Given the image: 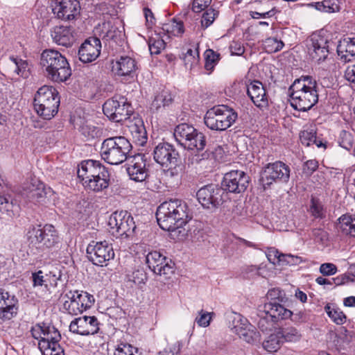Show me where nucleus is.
Returning <instances> with one entry per match:
<instances>
[{"label":"nucleus","mask_w":355,"mask_h":355,"mask_svg":"<svg viewBox=\"0 0 355 355\" xmlns=\"http://www.w3.org/2000/svg\"><path fill=\"white\" fill-rule=\"evenodd\" d=\"M338 220V228L344 234L355 237V218L349 214H343Z\"/></svg>","instance_id":"38"},{"label":"nucleus","mask_w":355,"mask_h":355,"mask_svg":"<svg viewBox=\"0 0 355 355\" xmlns=\"http://www.w3.org/2000/svg\"><path fill=\"white\" fill-rule=\"evenodd\" d=\"M134 114L132 105L126 99L125 103H119V106L116 113L113 117V121L115 122L128 121L130 120L131 116Z\"/></svg>","instance_id":"42"},{"label":"nucleus","mask_w":355,"mask_h":355,"mask_svg":"<svg viewBox=\"0 0 355 355\" xmlns=\"http://www.w3.org/2000/svg\"><path fill=\"white\" fill-rule=\"evenodd\" d=\"M154 160L162 167L166 168L165 174L168 177L178 178L184 171V165L175 147L166 141L155 146L153 152Z\"/></svg>","instance_id":"3"},{"label":"nucleus","mask_w":355,"mask_h":355,"mask_svg":"<svg viewBox=\"0 0 355 355\" xmlns=\"http://www.w3.org/2000/svg\"><path fill=\"white\" fill-rule=\"evenodd\" d=\"M99 37L105 46L107 42L117 44L119 39L121 37V31L110 22H104L102 24Z\"/></svg>","instance_id":"33"},{"label":"nucleus","mask_w":355,"mask_h":355,"mask_svg":"<svg viewBox=\"0 0 355 355\" xmlns=\"http://www.w3.org/2000/svg\"><path fill=\"white\" fill-rule=\"evenodd\" d=\"M107 168L99 161L88 159L83 161L78 169V176L82 180L83 184L87 183L90 179L99 175L101 172H104Z\"/></svg>","instance_id":"25"},{"label":"nucleus","mask_w":355,"mask_h":355,"mask_svg":"<svg viewBox=\"0 0 355 355\" xmlns=\"http://www.w3.org/2000/svg\"><path fill=\"white\" fill-rule=\"evenodd\" d=\"M126 98L123 96H114L107 99L103 105V112L110 120L113 121L115 113L118 110L119 103H125Z\"/></svg>","instance_id":"37"},{"label":"nucleus","mask_w":355,"mask_h":355,"mask_svg":"<svg viewBox=\"0 0 355 355\" xmlns=\"http://www.w3.org/2000/svg\"><path fill=\"white\" fill-rule=\"evenodd\" d=\"M19 205L10 195L0 194V211L12 217L18 214Z\"/></svg>","instance_id":"36"},{"label":"nucleus","mask_w":355,"mask_h":355,"mask_svg":"<svg viewBox=\"0 0 355 355\" xmlns=\"http://www.w3.org/2000/svg\"><path fill=\"white\" fill-rule=\"evenodd\" d=\"M51 35L55 43L66 47L71 46L74 41L72 28L70 26H55L51 30Z\"/></svg>","instance_id":"28"},{"label":"nucleus","mask_w":355,"mask_h":355,"mask_svg":"<svg viewBox=\"0 0 355 355\" xmlns=\"http://www.w3.org/2000/svg\"><path fill=\"white\" fill-rule=\"evenodd\" d=\"M239 336L248 343H254L259 340L260 334L256 328L251 324L243 329Z\"/></svg>","instance_id":"53"},{"label":"nucleus","mask_w":355,"mask_h":355,"mask_svg":"<svg viewBox=\"0 0 355 355\" xmlns=\"http://www.w3.org/2000/svg\"><path fill=\"white\" fill-rule=\"evenodd\" d=\"M245 85L247 94L258 108L263 110L268 107V96L261 82L257 80H246Z\"/></svg>","instance_id":"19"},{"label":"nucleus","mask_w":355,"mask_h":355,"mask_svg":"<svg viewBox=\"0 0 355 355\" xmlns=\"http://www.w3.org/2000/svg\"><path fill=\"white\" fill-rule=\"evenodd\" d=\"M324 310L327 315L336 324L341 325L346 322L347 316L338 307L327 304L324 306Z\"/></svg>","instance_id":"45"},{"label":"nucleus","mask_w":355,"mask_h":355,"mask_svg":"<svg viewBox=\"0 0 355 355\" xmlns=\"http://www.w3.org/2000/svg\"><path fill=\"white\" fill-rule=\"evenodd\" d=\"M135 352H137V349L133 347L129 344H120L116 349L114 355H136Z\"/></svg>","instance_id":"64"},{"label":"nucleus","mask_w":355,"mask_h":355,"mask_svg":"<svg viewBox=\"0 0 355 355\" xmlns=\"http://www.w3.org/2000/svg\"><path fill=\"white\" fill-rule=\"evenodd\" d=\"M127 277L128 281L132 282L135 285L145 284L148 279L147 273L144 268L141 267L135 268Z\"/></svg>","instance_id":"49"},{"label":"nucleus","mask_w":355,"mask_h":355,"mask_svg":"<svg viewBox=\"0 0 355 355\" xmlns=\"http://www.w3.org/2000/svg\"><path fill=\"white\" fill-rule=\"evenodd\" d=\"M173 136L175 141L185 149L196 150L199 153L206 146L205 135L188 123L178 125L174 130Z\"/></svg>","instance_id":"7"},{"label":"nucleus","mask_w":355,"mask_h":355,"mask_svg":"<svg viewBox=\"0 0 355 355\" xmlns=\"http://www.w3.org/2000/svg\"><path fill=\"white\" fill-rule=\"evenodd\" d=\"M227 192L217 184H208L200 188L196 193L199 203L204 209L216 210L226 200Z\"/></svg>","instance_id":"11"},{"label":"nucleus","mask_w":355,"mask_h":355,"mask_svg":"<svg viewBox=\"0 0 355 355\" xmlns=\"http://www.w3.org/2000/svg\"><path fill=\"white\" fill-rule=\"evenodd\" d=\"M68 300L63 304V309L71 315H78L82 313L84 311L80 307V303L73 291H69L64 295Z\"/></svg>","instance_id":"41"},{"label":"nucleus","mask_w":355,"mask_h":355,"mask_svg":"<svg viewBox=\"0 0 355 355\" xmlns=\"http://www.w3.org/2000/svg\"><path fill=\"white\" fill-rule=\"evenodd\" d=\"M53 342L49 347L41 348L40 350L43 355H64V351L59 343Z\"/></svg>","instance_id":"61"},{"label":"nucleus","mask_w":355,"mask_h":355,"mask_svg":"<svg viewBox=\"0 0 355 355\" xmlns=\"http://www.w3.org/2000/svg\"><path fill=\"white\" fill-rule=\"evenodd\" d=\"M62 272L60 270L55 268L49 271L45 275L46 284H49V290L51 288H55L58 286V281L61 279Z\"/></svg>","instance_id":"59"},{"label":"nucleus","mask_w":355,"mask_h":355,"mask_svg":"<svg viewBox=\"0 0 355 355\" xmlns=\"http://www.w3.org/2000/svg\"><path fill=\"white\" fill-rule=\"evenodd\" d=\"M338 143L342 148L350 150L353 147L354 139L352 134L345 130L340 131Z\"/></svg>","instance_id":"56"},{"label":"nucleus","mask_w":355,"mask_h":355,"mask_svg":"<svg viewBox=\"0 0 355 355\" xmlns=\"http://www.w3.org/2000/svg\"><path fill=\"white\" fill-rule=\"evenodd\" d=\"M99 324L96 317L84 315L71 322L69 331L80 336L94 335L99 331Z\"/></svg>","instance_id":"18"},{"label":"nucleus","mask_w":355,"mask_h":355,"mask_svg":"<svg viewBox=\"0 0 355 355\" xmlns=\"http://www.w3.org/2000/svg\"><path fill=\"white\" fill-rule=\"evenodd\" d=\"M174 101V95L171 92L164 87L156 93L151 103L150 109L154 111H159L162 108L169 106Z\"/></svg>","instance_id":"32"},{"label":"nucleus","mask_w":355,"mask_h":355,"mask_svg":"<svg viewBox=\"0 0 355 355\" xmlns=\"http://www.w3.org/2000/svg\"><path fill=\"white\" fill-rule=\"evenodd\" d=\"M249 182L248 174L243 171L234 170L225 174L220 187L225 192L240 193L247 189Z\"/></svg>","instance_id":"14"},{"label":"nucleus","mask_w":355,"mask_h":355,"mask_svg":"<svg viewBox=\"0 0 355 355\" xmlns=\"http://www.w3.org/2000/svg\"><path fill=\"white\" fill-rule=\"evenodd\" d=\"M10 59L15 65V72L21 77L27 78L29 74L27 61L15 57Z\"/></svg>","instance_id":"55"},{"label":"nucleus","mask_w":355,"mask_h":355,"mask_svg":"<svg viewBox=\"0 0 355 355\" xmlns=\"http://www.w3.org/2000/svg\"><path fill=\"white\" fill-rule=\"evenodd\" d=\"M266 255L269 262L273 265L281 264L282 257H280L283 255V253H280L276 248H268Z\"/></svg>","instance_id":"63"},{"label":"nucleus","mask_w":355,"mask_h":355,"mask_svg":"<svg viewBox=\"0 0 355 355\" xmlns=\"http://www.w3.org/2000/svg\"><path fill=\"white\" fill-rule=\"evenodd\" d=\"M192 218L187 204L180 199L162 202L157 209L156 218L159 227L168 232L182 227Z\"/></svg>","instance_id":"1"},{"label":"nucleus","mask_w":355,"mask_h":355,"mask_svg":"<svg viewBox=\"0 0 355 355\" xmlns=\"http://www.w3.org/2000/svg\"><path fill=\"white\" fill-rule=\"evenodd\" d=\"M130 142L124 137H112L103 140L100 155L105 162L118 165L125 162L132 150Z\"/></svg>","instance_id":"4"},{"label":"nucleus","mask_w":355,"mask_h":355,"mask_svg":"<svg viewBox=\"0 0 355 355\" xmlns=\"http://www.w3.org/2000/svg\"><path fill=\"white\" fill-rule=\"evenodd\" d=\"M337 53L345 62L355 59V37H346L339 41Z\"/></svg>","instance_id":"29"},{"label":"nucleus","mask_w":355,"mask_h":355,"mask_svg":"<svg viewBox=\"0 0 355 355\" xmlns=\"http://www.w3.org/2000/svg\"><path fill=\"white\" fill-rule=\"evenodd\" d=\"M328 40L320 35H312L308 46V53L314 62L320 63L326 60L329 55Z\"/></svg>","instance_id":"23"},{"label":"nucleus","mask_w":355,"mask_h":355,"mask_svg":"<svg viewBox=\"0 0 355 355\" xmlns=\"http://www.w3.org/2000/svg\"><path fill=\"white\" fill-rule=\"evenodd\" d=\"M87 257L89 261L98 266L114 258L112 244L107 241H92L87 247Z\"/></svg>","instance_id":"13"},{"label":"nucleus","mask_w":355,"mask_h":355,"mask_svg":"<svg viewBox=\"0 0 355 355\" xmlns=\"http://www.w3.org/2000/svg\"><path fill=\"white\" fill-rule=\"evenodd\" d=\"M163 31L174 36L182 35L184 32V26L183 21L173 18L168 23H164L162 27Z\"/></svg>","instance_id":"44"},{"label":"nucleus","mask_w":355,"mask_h":355,"mask_svg":"<svg viewBox=\"0 0 355 355\" xmlns=\"http://www.w3.org/2000/svg\"><path fill=\"white\" fill-rule=\"evenodd\" d=\"M26 236L30 245L37 248L41 246L51 248L60 242L58 233L51 224L31 225L28 229Z\"/></svg>","instance_id":"8"},{"label":"nucleus","mask_w":355,"mask_h":355,"mask_svg":"<svg viewBox=\"0 0 355 355\" xmlns=\"http://www.w3.org/2000/svg\"><path fill=\"white\" fill-rule=\"evenodd\" d=\"M292 315V311L284 306H277L273 309L271 304H263V311L257 315V324L263 332L271 330L275 324L279 320L288 319Z\"/></svg>","instance_id":"12"},{"label":"nucleus","mask_w":355,"mask_h":355,"mask_svg":"<svg viewBox=\"0 0 355 355\" xmlns=\"http://www.w3.org/2000/svg\"><path fill=\"white\" fill-rule=\"evenodd\" d=\"M143 156L137 155L134 156L128 164L126 168L130 178L135 182H143L148 176V170Z\"/></svg>","instance_id":"26"},{"label":"nucleus","mask_w":355,"mask_h":355,"mask_svg":"<svg viewBox=\"0 0 355 355\" xmlns=\"http://www.w3.org/2000/svg\"><path fill=\"white\" fill-rule=\"evenodd\" d=\"M353 331L347 330L345 327H341L334 336L333 343L335 348L340 352L345 351L349 348L352 340Z\"/></svg>","instance_id":"30"},{"label":"nucleus","mask_w":355,"mask_h":355,"mask_svg":"<svg viewBox=\"0 0 355 355\" xmlns=\"http://www.w3.org/2000/svg\"><path fill=\"white\" fill-rule=\"evenodd\" d=\"M263 45L267 52L276 53L283 49L284 43L276 37H268L264 41Z\"/></svg>","instance_id":"54"},{"label":"nucleus","mask_w":355,"mask_h":355,"mask_svg":"<svg viewBox=\"0 0 355 355\" xmlns=\"http://www.w3.org/2000/svg\"><path fill=\"white\" fill-rule=\"evenodd\" d=\"M237 118L238 114L234 109L227 105H218L206 112L204 122L210 130L223 131L230 128Z\"/></svg>","instance_id":"6"},{"label":"nucleus","mask_w":355,"mask_h":355,"mask_svg":"<svg viewBox=\"0 0 355 355\" xmlns=\"http://www.w3.org/2000/svg\"><path fill=\"white\" fill-rule=\"evenodd\" d=\"M50 192V188H46L43 182L35 179L32 180L24 189V195L33 204L44 202L47 194Z\"/></svg>","instance_id":"24"},{"label":"nucleus","mask_w":355,"mask_h":355,"mask_svg":"<svg viewBox=\"0 0 355 355\" xmlns=\"http://www.w3.org/2000/svg\"><path fill=\"white\" fill-rule=\"evenodd\" d=\"M218 15V11L210 8L202 15L201 25L204 29L210 26Z\"/></svg>","instance_id":"58"},{"label":"nucleus","mask_w":355,"mask_h":355,"mask_svg":"<svg viewBox=\"0 0 355 355\" xmlns=\"http://www.w3.org/2000/svg\"><path fill=\"white\" fill-rule=\"evenodd\" d=\"M277 331L281 336L283 343L285 342L295 343L299 341L302 338V334L300 331L293 326H285L277 329Z\"/></svg>","instance_id":"40"},{"label":"nucleus","mask_w":355,"mask_h":355,"mask_svg":"<svg viewBox=\"0 0 355 355\" xmlns=\"http://www.w3.org/2000/svg\"><path fill=\"white\" fill-rule=\"evenodd\" d=\"M102 44L100 38L89 37L80 45L78 55L83 63H89L96 60L101 53Z\"/></svg>","instance_id":"22"},{"label":"nucleus","mask_w":355,"mask_h":355,"mask_svg":"<svg viewBox=\"0 0 355 355\" xmlns=\"http://www.w3.org/2000/svg\"><path fill=\"white\" fill-rule=\"evenodd\" d=\"M75 295L78 299V302L80 303V307L83 311L90 308L94 303V297L92 295L89 294L85 291H74Z\"/></svg>","instance_id":"51"},{"label":"nucleus","mask_w":355,"mask_h":355,"mask_svg":"<svg viewBox=\"0 0 355 355\" xmlns=\"http://www.w3.org/2000/svg\"><path fill=\"white\" fill-rule=\"evenodd\" d=\"M40 63L46 76L53 82H65L71 75V69L67 58L58 51L44 50L40 55Z\"/></svg>","instance_id":"2"},{"label":"nucleus","mask_w":355,"mask_h":355,"mask_svg":"<svg viewBox=\"0 0 355 355\" xmlns=\"http://www.w3.org/2000/svg\"><path fill=\"white\" fill-rule=\"evenodd\" d=\"M266 299L268 302H265L264 304H271L275 309L277 306H284L282 303L286 301V297L284 291L279 288H273L268 291Z\"/></svg>","instance_id":"39"},{"label":"nucleus","mask_w":355,"mask_h":355,"mask_svg":"<svg viewBox=\"0 0 355 355\" xmlns=\"http://www.w3.org/2000/svg\"><path fill=\"white\" fill-rule=\"evenodd\" d=\"M79 131L81 135H83L87 140H91L96 137H98L99 134V130L94 125L83 123L79 128Z\"/></svg>","instance_id":"57"},{"label":"nucleus","mask_w":355,"mask_h":355,"mask_svg":"<svg viewBox=\"0 0 355 355\" xmlns=\"http://www.w3.org/2000/svg\"><path fill=\"white\" fill-rule=\"evenodd\" d=\"M108 226L110 232L116 238L131 236L136 229L132 216L125 210L112 213L109 218Z\"/></svg>","instance_id":"10"},{"label":"nucleus","mask_w":355,"mask_h":355,"mask_svg":"<svg viewBox=\"0 0 355 355\" xmlns=\"http://www.w3.org/2000/svg\"><path fill=\"white\" fill-rule=\"evenodd\" d=\"M43 336L38 343L39 349L49 347L53 342H60L61 334L60 331L53 325L45 324Z\"/></svg>","instance_id":"35"},{"label":"nucleus","mask_w":355,"mask_h":355,"mask_svg":"<svg viewBox=\"0 0 355 355\" xmlns=\"http://www.w3.org/2000/svg\"><path fill=\"white\" fill-rule=\"evenodd\" d=\"M316 130L314 126H310L307 129L301 131L300 134V141L306 146H309L313 144V142H316Z\"/></svg>","instance_id":"52"},{"label":"nucleus","mask_w":355,"mask_h":355,"mask_svg":"<svg viewBox=\"0 0 355 355\" xmlns=\"http://www.w3.org/2000/svg\"><path fill=\"white\" fill-rule=\"evenodd\" d=\"M110 183V175L106 168L104 172H101L99 175L90 179L87 183H84L85 189L94 192H101L108 188Z\"/></svg>","instance_id":"31"},{"label":"nucleus","mask_w":355,"mask_h":355,"mask_svg":"<svg viewBox=\"0 0 355 355\" xmlns=\"http://www.w3.org/2000/svg\"><path fill=\"white\" fill-rule=\"evenodd\" d=\"M282 340L277 329L275 333L271 334L264 340L262 344L263 347L269 352H277L283 345Z\"/></svg>","instance_id":"43"},{"label":"nucleus","mask_w":355,"mask_h":355,"mask_svg":"<svg viewBox=\"0 0 355 355\" xmlns=\"http://www.w3.org/2000/svg\"><path fill=\"white\" fill-rule=\"evenodd\" d=\"M312 236L316 243L327 245L329 241V234L321 228H315L312 230Z\"/></svg>","instance_id":"62"},{"label":"nucleus","mask_w":355,"mask_h":355,"mask_svg":"<svg viewBox=\"0 0 355 355\" xmlns=\"http://www.w3.org/2000/svg\"><path fill=\"white\" fill-rule=\"evenodd\" d=\"M318 87L316 80L311 76H302L296 79L293 85L289 87L288 92L290 97L296 95L298 92L304 90L313 89Z\"/></svg>","instance_id":"34"},{"label":"nucleus","mask_w":355,"mask_h":355,"mask_svg":"<svg viewBox=\"0 0 355 355\" xmlns=\"http://www.w3.org/2000/svg\"><path fill=\"white\" fill-rule=\"evenodd\" d=\"M19 311V300L14 295L0 288V320L5 322L15 318Z\"/></svg>","instance_id":"17"},{"label":"nucleus","mask_w":355,"mask_h":355,"mask_svg":"<svg viewBox=\"0 0 355 355\" xmlns=\"http://www.w3.org/2000/svg\"><path fill=\"white\" fill-rule=\"evenodd\" d=\"M291 169L285 163L277 161L264 166L261 173L259 182L266 190L273 183H287L290 179Z\"/></svg>","instance_id":"9"},{"label":"nucleus","mask_w":355,"mask_h":355,"mask_svg":"<svg viewBox=\"0 0 355 355\" xmlns=\"http://www.w3.org/2000/svg\"><path fill=\"white\" fill-rule=\"evenodd\" d=\"M127 126L138 145L144 146L147 142V132L141 118L133 116L128 121Z\"/></svg>","instance_id":"27"},{"label":"nucleus","mask_w":355,"mask_h":355,"mask_svg":"<svg viewBox=\"0 0 355 355\" xmlns=\"http://www.w3.org/2000/svg\"><path fill=\"white\" fill-rule=\"evenodd\" d=\"M34 110L44 120H51L58 112L60 97L52 86L44 85L39 88L33 100Z\"/></svg>","instance_id":"5"},{"label":"nucleus","mask_w":355,"mask_h":355,"mask_svg":"<svg viewBox=\"0 0 355 355\" xmlns=\"http://www.w3.org/2000/svg\"><path fill=\"white\" fill-rule=\"evenodd\" d=\"M165 42L162 39L150 37L148 40V47L151 54L157 55L165 48Z\"/></svg>","instance_id":"60"},{"label":"nucleus","mask_w":355,"mask_h":355,"mask_svg":"<svg viewBox=\"0 0 355 355\" xmlns=\"http://www.w3.org/2000/svg\"><path fill=\"white\" fill-rule=\"evenodd\" d=\"M146 262L155 274L165 275L166 278L174 272L175 263L158 251L148 252L146 256Z\"/></svg>","instance_id":"15"},{"label":"nucleus","mask_w":355,"mask_h":355,"mask_svg":"<svg viewBox=\"0 0 355 355\" xmlns=\"http://www.w3.org/2000/svg\"><path fill=\"white\" fill-rule=\"evenodd\" d=\"M308 211L315 218L322 219L325 218L326 211L324 208V205L320 199L317 198L312 197L311 198L310 206Z\"/></svg>","instance_id":"47"},{"label":"nucleus","mask_w":355,"mask_h":355,"mask_svg":"<svg viewBox=\"0 0 355 355\" xmlns=\"http://www.w3.org/2000/svg\"><path fill=\"white\" fill-rule=\"evenodd\" d=\"M182 59L186 68L190 70L192 69L200 62L198 47H196L194 50L192 49H187V52L182 55Z\"/></svg>","instance_id":"46"},{"label":"nucleus","mask_w":355,"mask_h":355,"mask_svg":"<svg viewBox=\"0 0 355 355\" xmlns=\"http://www.w3.org/2000/svg\"><path fill=\"white\" fill-rule=\"evenodd\" d=\"M205 69L209 71V74L213 71L215 66L220 60V54L212 49H207L204 53Z\"/></svg>","instance_id":"48"},{"label":"nucleus","mask_w":355,"mask_h":355,"mask_svg":"<svg viewBox=\"0 0 355 355\" xmlns=\"http://www.w3.org/2000/svg\"><path fill=\"white\" fill-rule=\"evenodd\" d=\"M80 2L78 0L56 1L52 5V11L55 17L64 21L74 19L80 15Z\"/></svg>","instance_id":"20"},{"label":"nucleus","mask_w":355,"mask_h":355,"mask_svg":"<svg viewBox=\"0 0 355 355\" xmlns=\"http://www.w3.org/2000/svg\"><path fill=\"white\" fill-rule=\"evenodd\" d=\"M137 69L136 60L130 56H121L115 61L112 62V71L117 76L122 77L123 80L132 81L136 76Z\"/></svg>","instance_id":"16"},{"label":"nucleus","mask_w":355,"mask_h":355,"mask_svg":"<svg viewBox=\"0 0 355 355\" xmlns=\"http://www.w3.org/2000/svg\"><path fill=\"white\" fill-rule=\"evenodd\" d=\"M248 325H251L245 318H243L241 315L238 314L234 317L231 324V330L239 336L243 330L248 327Z\"/></svg>","instance_id":"50"},{"label":"nucleus","mask_w":355,"mask_h":355,"mask_svg":"<svg viewBox=\"0 0 355 355\" xmlns=\"http://www.w3.org/2000/svg\"><path fill=\"white\" fill-rule=\"evenodd\" d=\"M318 101L317 87L304 90L291 97V105L300 112H306L311 109Z\"/></svg>","instance_id":"21"}]
</instances>
